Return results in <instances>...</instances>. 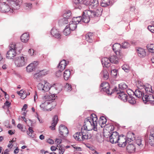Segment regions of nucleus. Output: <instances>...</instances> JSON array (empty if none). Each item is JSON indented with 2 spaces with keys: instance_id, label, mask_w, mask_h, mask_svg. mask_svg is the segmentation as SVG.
I'll return each instance as SVG.
<instances>
[{
  "instance_id": "obj_1",
  "label": "nucleus",
  "mask_w": 154,
  "mask_h": 154,
  "mask_svg": "<svg viewBox=\"0 0 154 154\" xmlns=\"http://www.w3.org/2000/svg\"><path fill=\"white\" fill-rule=\"evenodd\" d=\"M90 130H88L87 127L84 125V127H82L81 129V132H77L75 134L73 135V137L75 139L78 141H81V139L80 138L79 136L82 135V140L89 139H91L92 136V134L88 132Z\"/></svg>"
},
{
  "instance_id": "obj_2",
  "label": "nucleus",
  "mask_w": 154,
  "mask_h": 154,
  "mask_svg": "<svg viewBox=\"0 0 154 154\" xmlns=\"http://www.w3.org/2000/svg\"><path fill=\"white\" fill-rule=\"evenodd\" d=\"M143 88L145 93H144L143 97H142L143 102L146 103L149 102L152 103H154V96L153 95V91L152 86L150 85H145Z\"/></svg>"
},
{
  "instance_id": "obj_3",
  "label": "nucleus",
  "mask_w": 154,
  "mask_h": 154,
  "mask_svg": "<svg viewBox=\"0 0 154 154\" xmlns=\"http://www.w3.org/2000/svg\"><path fill=\"white\" fill-rule=\"evenodd\" d=\"M97 115L94 114H92L91 115L90 117H88L86 118L85 120V125H85L87 127L86 124H89L93 127L88 132L91 131L92 130H93L95 131H97Z\"/></svg>"
},
{
  "instance_id": "obj_4",
  "label": "nucleus",
  "mask_w": 154,
  "mask_h": 154,
  "mask_svg": "<svg viewBox=\"0 0 154 154\" xmlns=\"http://www.w3.org/2000/svg\"><path fill=\"white\" fill-rule=\"evenodd\" d=\"M109 85L107 83H102L100 85V88L103 91L106 92L107 94L111 95L113 93H115V91H117V88L115 87L112 89V91H110L109 89Z\"/></svg>"
},
{
  "instance_id": "obj_5",
  "label": "nucleus",
  "mask_w": 154,
  "mask_h": 154,
  "mask_svg": "<svg viewBox=\"0 0 154 154\" xmlns=\"http://www.w3.org/2000/svg\"><path fill=\"white\" fill-rule=\"evenodd\" d=\"M26 62V58L23 56L17 57L14 59L15 63L18 67H22L24 66Z\"/></svg>"
},
{
  "instance_id": "obj_6",
  "label": "nucleus",
  "mask_w": 154,
  "mask_h": 154,
  "mask_svg": "<svg viewBox=\"0 0 154 154\" xmlns=\"http://www.w3.org/2000/svg\"><path fill=\"white\" fill-rule=\"evenodd\" d=\"M57 85L55 84H53L52 86L49 84V86H48L49 88L48 91L50 93H51V94L54 95V97H53L51 100H54L56 99V96L55 95H56L57 93H59V91L58 90L57 87Z\"/></svg>"
},
{
  "instance_id": "obj_7",
  "label": "nucleus",
  "mask_w": 154,
  "mask_h": 154,
  "mask_svg": "<svg viewBox=\"0 0 154 154\" xmlns=\"http://www.w3.org/2000/svg\"><path fill=\"white\" fill-rule=\"evenodd\" d=\"M7 1H10L11 7L13 8L18 9L22 3V0H6Z\"/></svg>"
},
{
  "instance_id": "obj_8",
  "label": "nucleus",
  "mask_w": 154,
  "mask_h": 154,
  "mask_svg": "<svg viewBox=\"0 0 154 154\" xmlns=\"http://www.w3.org/2000/svg\"><path fill=\"white\" fill-rule=\"evenodd\" d=\"M49 83L45 81L43 83H39L37 86V87L39 90L43 91L44 92H46L48 91L49 88L48 86H49Z\"/></svg>"
},
{
  "instance_id": "obj_9",
  "label": "nucleus",
  "mask_w": 154,
  "mask_h": 154,
  "mask_svg": "<svg viewBox=\"0 0 154 154\" xmlns=\"http://www.w3.org/2000/svg\"><path fill=\"white\" fill-rule=\"evenodd\" d=\"M117 91H115V92L117 94H119L118 97L124 102H126L128 100V96L125 94L123 91L118 90V88L117 89Z\"/></svg>"
},
{
  "instance_id": "obj_10",
  "label": "nucleus",
  "mask_w": 154,
  "mask_h": 154,
  "mask_svg": "<svg viewBox=\"0 0 154 154\" xmlns=\"http://www.w3.org/2000/svg\"><path fill=\"white\" fill-rule=\"evenodd\" d=\"M59 131L61 135L63 137H66L69 133L68 129L63 125H60Z\"/></svg>"
},
{
  "instance_id": "obj_11",
  "label": "nucleus",
  "mask_w": 154,
  "mask_h": 154,
  "mask_svg": "<svg viewBox=\"0 0 154 154\" xmlns=\"http://www.w3.org/2000/svg\"><path fill=\"white\" fill-rule=\"evenodd\" d=\"M5 2H3L4 4V5H2L1 6L0 5V11L2 12H8L9 11H10L11 12H12L13 11V10H17L16 9H14L12 8L11 10V8L10 7L7 5H5Z\"/></svg>"
},
{
  "instance_id": "obj_12",
  "label": "nucleus",
  "mask_w": 154,
  "mask_h": 154,
  "mask_svg": "<svg viewBox=\"0 0 154 154\" xmlns=\"http://www.w3.org/2000/svg\"><path fill=\"white\" fill-rule=\"evenodd\" d=\"M141 89H136L134 92L132 91L131 90L130 91H131L133 93V95H135L136 97L139 98L143 97L144 92L143 91H141Z\"/></svg>"
},
{
  "instance_id": "obj_13",
  "label": "nucleus",
  "mask_w": 154,
  "mask_h": 154,
  "mask_svg": "<svg viewBox=\"0 0 154 154\" xmlns=\"http://www.w3.org/2000/svg\"><path fill=\"white\" fill-rule=\"evenodd\" d=\"M16 50H15L14 49H9L6 54V57L9 59H13L16 55Z\"/></svg>"
},
{
  "instance_id": "obj_14",
  "label": "nucleus",
  "mask_w": 154,
  "mask_h": 154,
  "mask_svg": "<svg viewBox=\"0 0 154 154\" xmlns=\"http://www.w3.org/2000/svg\"><path fill=\"white\" fill-rule=\"evenodd\" d=\"M58 121V116L57 115H55L52 119V125L49 127L50 129L52 130H54L55 129V127Z\"/></svg>"
},
{
  "instance_id": "obj_15",
  "label": "nucleus",
  "mask_w": 154,
  "mask_h": 154,
  "mask_svg": "<svg viewBox=\"0 0 154 154\" xmlns=\"http://www.w3.org/2000/svg\"><path fill=\"white\" fill-rule=\"evenodd\" d=\"M83 3V0H73V5L75 8H76L81 9V5Z\"/></svg>"
},
{
  "instance_id": "obj_16",
  "label": "nucleus",
  "mask_w": 154,
  "mask_h": 154,
  "mask_svg": "<svg viewBox=\"0 0 154 154\" xmlns=\"http://www.w3.org/2000/svg\"><path fill=\"white\" fill-rule=\"evenodd\" d=\"M94 34L93 33L88 32L85 35V39L86 41L90 43H92L94 38Z\"/></svg>"
},
{
  "instance_id": "obj_17",
  "label": "nucleus",
  "mask_w": 154,
  "mask_h": 154,
  "mask_svg": "<svg viewBox=\"0 0 154 154\" xmlns=\"http://www.w3.org/2000/svg\"><path fill=\"white\" fill-rule=\"evenodd\" d=\"M46 72H45L44 74H42L41 73L39 72L34 74L33 75L34 79H35L36 81L39 82L41 80L43 76L47 75V73Z\"/></svg>"
},
{
  "instance_id": "obj_18",
  "label": "nucleus",
  "mask_w": 154,
  "mask_h": 154,
  "mask_svg": "<svg viewBox=\"0 0 154 154\" xmlns=\"http://www.w3.org/2000/svg\"><path fill=\"white\" fill-rule=\"evenodd\" d=\"M51 33L53 36L56 38H59L60 37V32L55 28H53L51 30Z\"/></svg>"
},
{
  "instance_id": "obj_19",
  "label": "nucleus",
  "mask_w": 154,
  "mask_h": 154,
  "mask_svg": "<svg viewBox=\"0 0 154 154\" xmlns=\"http://www.w3.org/2000/svg\"><path fill=\"white\" fill-rule=\"evenodd\" d=\"M101 63L103 66H105L106 67H109L110 66V62L109 58L104 57L102 59Z\"/></svg>"
},
{
  "instance_id": "obj_20",
  "label": "nucleus",
  "mask_w": 154,
  "mask_h": 154,
  "mask_svg": "<svg viewBox=\"0 0 154 154\" xmlns=\"http://www.w3.org/2000/svg\"><path fill=\"white\" fill-rule=\"evenodd\" d=\"M138 56L141 58L144 57L146 55V53L144 50L141 48H138L137 49Z\"/></svg>"
},
{
  "instance_id": "obj_21",
  "label": "nucleus",
  "mask_w": 154,
  "mask_h": 154,
  "mask_svg": "<svg viewBox=\"0 0 154 154\" xmlns=\"http://www.w3.org/2000/svg\"><path fill=\"white\" fill-rule=\"evenodd\" d=\"M35 63H31L26 67V70L28 72H29L35 70L36 65Z\"/></svg>"
},
{
  "instance_id": "obj_22",
  "label": "nucleus",
  "mask_w": 154,
  "mask_h": 154,
  "mask_svg": "<svg viewBox=\"0 0 154 154\" xmlns=\"http://www.w3.org/2000/svg\"><path fill=\"white\" fill-rule=\"evenodd\" d=\"M136 147L134 144H130L128 145L126 147V149L129 152L131 153L135 152Z\"/></svg>"
},
{
  "instance_id": "obj_23",
  "label": "nucleus",
  "mask_w": 154,
  "mask_h": 154,
  "mask_svg": "<svg viewBox=\"0 0 154 154\" xmlns=\"http://www.w3.org/2000/svg\"><path fill=\"white\" fill-rule=\"evenodd\" d=\"M29 35L27 33L23 34L20 37V39L22 42L24 43L26 42L29 39Z\"/></svg>"
},
{
  "instance_id": "obj_24",
  "label": "nucleus",
  "mask_w": 154,
  "mask_h": 154,
  "mask_svg": "<svg viewBox=\"0 0 154 154\" xmlns=\"http://www.w3.org/2000/svg\"><path fill=\"white\" fill-rule=\"evenodd\" d=\"M84 14H86L88 15V16H89L90 18L97 17L96 14L95 13V11L94 10H88L87 11H85V12H84Z\"/></svg>"
},
{
  "instance_id": "obj_25",
  "label": "nucleus",
  "mask_w": 154,
  "mask_h": 154,
  "mask_svg": "<svg viewBox=\"0 0 154 154\" xmlns=\"http://www.w3.org/2000/svg\"><path fill=\"white\" fill-rule=\"evenodd\" d=\"M77 23L75 22L72 20L69 23V24L68 26L72 31L75 30L77 27Z\"/></svg>"
},
{
  "instance_id": "obj_26",
  "label": "nucleus",
  "mask_w": 154,
  "mask_h": 154,
  "mask_svg": "<svg viewBox=\"0 0 154 154\" xmlns=\"http://www.w3.org/2000/svg\"><path fill=\"white\" fill-rule=\"evenodd\" d=\"M88 16V15L86 14H84V12L83 13L82 16V22L88 23L89 22L90 19V17Z\"/></svg>"
},
{
  "instance_id": "obj_27",
  "label": "nucleus",
  "mask_w": 154,
  "mask_h": 154,
  "mask_svg": "<svg viewBox=\"0 0 154 154\" xmlns=\"http://www.w3.org/2000/svg\"><path fill=\"white\" fill-rule=\"evenodd\" d=\"M110 62L112 63L117 64L118 63V59L116 55H113L109 58Z\"/></svg>"
},
{
  "instance_id": "obj_28",
  "label": "nucleus",
  "mask_w": 154,
  "mask_h": 154,
  "mask_svg": "<svg viewBox=\"0 0 154 154\" xmlns=\"http://www.w3.org/2000/svg\"><path fill=\"white\" fill-rule=\"evenodd\" d=\"M70 74V70L69 69H66L63 74V77L64 79L66 80H68L69 78Z\"/></svg>"
},
{
  "instance_id": "obj_29",
  "label": "nucleus",
  "mask_w": 154,
  "mask_h": 154,
  "mask_svg": "<svg viewBox=\"0 0 154 154\" xmlns=\"http://www.w3.org/2000/svg\"><path fill=\"white\" fill-rule=\"evenodd\" d=\"M107 121V119L105 117H104L103 116H102L100 117L99 123L100 124H101V127H102L105 126L104 125L106 124V122Z\"/></svg>"
},
{
  "instance_id": "obj_30",
  "label": "nucleus",
  "mask_w": 154,
  "mask_h": 154,
  "mask_svg": "<svg viewBox=\"0 0 154 154\" xmlns=\"http://www.w3.org/2000/svg\"><path fill=\"white\" fill-rule=\"evenodd\" d=\"M110 0H102L100 5L103 7H107L110 5Z\"/></svg>"
},
{
  "instance_id": "obj_31",
  "label": "nucleus",
  "mask_w": 154,
  "mask_h": 154,
  "mask_svg": "<svg viewBox=\"0 0 154 154\" xmlns=\"http://www.w3.org/2000/svg\"><path fill=\"white\" fill-rule=\"evenodd\" d=\"M129 97H128V102L131 104H134L136 103L135 99L132 96V94H128Z\"/></svg>"
},
{
  "instance_id": "obj_32",
  "label": "nucleus",
  "mask_w": 154,
  "mask_h": 154,
  "mask_svg": "<svg viewBox=\"0 0 154 154\" xmlns=\"http://www.w3.org/2000/svg\"><path fill=\"white\" fill-rule=\"evenodd\" d=\"M69 22L68 19L63 17V18L61 19L59 21V24L60 25L62 26L67 24Z\"/></svg>"
},
{
  "instance_id": "obj_33",
  "label": "nucleus",
  "mask_w": 154,
  "mask_h": 154,
  "mask_svg": "<svg viewBox=\"0 0 154 154\" xmlns=\"http://www.w3.org/2000/svg\"><path fill=\"white\" fill-rule=\"evenodd\" d=\"M72 20L75 22L77 23V24L79 23H82V17L81 16H79L75 17H74L72 18Z\"/></svg>"
},
{
  "instance_id": "obj_34",
  "label": "nucleus",
  "mask_w": 154,
  "mask_h": 154,
  "mask_svg": "<svg viewBox=\"0 0 154 154\" xmlns=\"http://www.w3.org/2000/svg\"><path fill=\"white\" fill-rule=\"evenodd\" d=\"M128 88V86L124 83H121L119 85V90L123 91Z\"/></svg>"
},
{
  "instance_id": "obj_35",
  "label": "nucleus",
  "mask_w": 154,
  "mask_h": 154,
  "mask_svg": "<svg viewBox=\"0 0 154 154\" xmlns=\"http://www.w3.org/2000/svg\"><path fill=\"white\" fill-rule=\"evenodd\" d=\"M99 5L98 0H91V7L95 8Z\"/></svg>"
},
{
  "instance_id": "obj_36",
  "label": "nucleus",
  "mask_w": 154,
  "mask_h": 154,
  "mask_svg": "<svg viewBox=\"0 0 154 154\" xmlns=\"http://www.w3.org/2000/svg\"><path fill=\"white\" fill-rule=\"evenodd\" d=\"M63 17L67 19L71 18L72 16L71 11L69 10L63 14Z\"/></svg>"
},
{
  "instance_id": "obj_37",
  "label": "nucleus",
  "mask_w": 154,
  "mask_h": 154,
  "mask_svg": "<svg viewBox=\"0 0 154 154\" xmlns=\"http://www.w3.org/2000/svg\"><path fill=\"white\" fill-rule=\"evenodd\" d=\"M71 31H72L71 30L70 28L68 26V25H67L66 26L65 29L63 30V33L66 35H67L70 34Z\"/></svg>"
},
{
  "instance_id": "obj_38",
  "label": "nucleus",
  "mask_w": 154,
  "mask_h": 154,
  "mask_svg": "<svg viewBox=\"0 0 154 154\" xmlns=\"http://www.w3.org/2000/svg\"><path fill=\"white\" fill-rule=\"evenodd\" d=\"M28 131H27V134L31 138H34L35 136L34 135H32V133H33L34 131L32 129V128L31 127H29L28 128Z\"/></svg>"
},
{
  "instance_id": "obj_39",
  "label": "nucleus",
  "mask_w": 154,
  "mask_h": 154,
  "mask_svg": "<svg viewBox=\"0 0 154 154\" xmlns=\"http://www.w3.org/2000/svg\"><path fill=\"white\" fill-rule=\"evenodd\" d=\"M130 138H128V139L127 140H126L125 142L121 143H119L118 144L119 146L120 147H125L127 143V142H128V143H129V142H130L132 140H130Z\"/></svg>"
},
{
  "instance_id": "obj_40",
  "label": "nucleus",
  "mask_w": 154,
  "mask_h": 154,
  "mask_svg": "<svg viewBox=\"0 0 154 154\" xmlns=\"http://www.w3.org/2000/svg\"><path fill=\"white\" fill-rule=\"evenodd\" d=\"M117 45L119 46L120 47L122 46V45L119 44H118V43H116L113 45L112 47V49L113 51H115L116 55L118 56L120 54V52L117 50L116 48Z\"/></svg>"
},
{
  "instance_id": "obj_41",
  "label": "nucleus",
  "mask_w": 154,
  "mask_h": 154,
  "mask_svg": "<svg viewBox=\"0 0 154 154\" xmlns=\"http://www.w3.org/2000/svg\"><path fill=\"white\" fill-rule=\"evenodd\" d=\"M110 138V142L112 143H118L119 140L120 139L119 137H111Z\"/></svg>"
},
{
  "instance_id": "obj_42",
  "label": "nucleus",
  "mask_w": 154,
  "mask_h": 154,
  "mask_svg": "<svg viewBox=\"0 0 154 154\" xmlns=\"http://www.w3.org/2000/svg\"><path fill=\"white\" fill-rule=\"evenodd\" d=\"M149 51L151 53H154V44H151L147 46Z\"/></svg>"
},
{
  "instance_id": "obj_43",
  "label": "nucleus",
  "mask_w": 154,
  "mask_h": 154,
  "mask_svg": "<svg viewBox=\"0 0 154 154\" xmlns=\"http://www.w3.org/2000/svg\"><path fill=\"white\" fill-rule=\"evenodd\" d=\"M148 142L150 145L154 146V137L149 135L148 140Z\"/></svg>"
},
{
  "instance_id": "obj_44",
  "label": "nucleus",
  "mask_w": 154,
  "mask_h": 154,
  "mask_svg": "<svg viewBox=\"0 0 154 154\" xmlns=\"http://www.w3.org/2000/svg\"><path fill=\"white\" fill-rule=\"evenodd\" d=\"M111 133L112 134L109 136V138L119 137V133L117 132L116 131L111 132Z\"/></svg>"
},
{
  "instance_id": "obj_45",
  "label": "nucleus",
  "mask_w": 154,
  "mask_h": 154,
  "mask_svg": "<svg viewBox=\"0 0 154 154\" xmlns=\"http://www.w3.org/2000/svg\"><path fill=\"white\" fill-rule=\"evenodd\" d=\"M102 73L103 75V78L105 79H107L109 78V74L108 73L106 70H103Z\"/></svg>"
},
{
  "instance_id": "obj_46",
  "label": "nucleus",
  "mask_w": 154,
  "mask_h": 154,
  "mask_svg": "<svg viewBox=\"0 0 154 154\" xmlns=\"http://www.w3.org/2000/svg\"><path fill=\"white\" fill-rule=\"evenodd\" d=\"M122 45V48L124 49L128 48L130 46V44L127 42H123Z\"/></svg>"
},
{
  "instance_id": "obj_47",
  "label": "nucleus",
  "mask_w": 154,
  "mask_h": 154,
  "mask_svg": "<svg viewBox=\"0 0 154 154\" xmlns=\"http://www.w3.org/2000/svg\"><path fill=\"white\" fill-rule=\"evenodd\" d=\"M122 69L126 72H128L130 69V68L129 66L126 64L123 65L122 66Z\"/></svg>"
},
{
  "instance_id": "obj_48",
  "label": "nucleus",
  "mask_w": 154,
  "mask_h": 154,
  "mask_svg": "<svg viewBox=\"0 0 154 154\" xmlns=\"http://www.w3.org/2000/svg\"><path fill=\"white\" fill-rule=\"evenodd\" d=\"M65 89L67 91H70L72 90L71 85L67 83L65 85Z\"/></svg>"
},
{
  "instance_id": "obj_49",
  "label": "nucleus",
  "mask_w": 154,
  "mask_h": 154,
  "mask_svg": "<svg viewBox=\"0 0 154 154\" xmlns=\"http://www.w3.org/2000/svg\"><path fill=\"white\" fill-rule=\"evenodd\" d=\"M94 10L95 11V13L96 14V16L97 17L100 16V15H101L102 11L100 9V10L98 9H96Z\"/></svg>"
},
{
  "instance_id": "obj_50",
  "label": "nucleus",
  "mask_w": 154,
  "mask_h": 154,
  "mask_svg": "<svg viewBox=\"0 0 154 154\" xmlns=\"http://www.w3.org/2000/svg\"><path fill=\"white\" fill-rule=\"evenodd\" d=\"M32 4L30 3H25V8L27 9H30L32 8Z\"/></svg>"
},
{
  "instance_id": "obj_51",
  "label": "nucleus",
  "mask_w": 154,
  "mask_h": 154,
  "mask_svg": "<svg viewBox=\"0 0 154 154\" xmlns=\"http://www.w3.org/2000/svg\"><path fill=\"white\" fill-rule=\"evenodd\" d=\"M48 104V102L47 101H45V102L42 103L40 106V107L43 110H45V104Z\"/></svg>"
},
{
  "instance_id": "obj_52",
  "label": "nucleus",
  "mask_w": 154,
  "mask_h": 154,
  "mask_svg": "<svg viewBox=\"0 0 154 154\" xmlns=\"http://www.w3.org/2000/svg\"><path fill=\"white\" fill-rule=\"evenodd\" d=\"M17 44L16 45H14L13 44H10V49H14L15 50H17Z\"/></svg>"
},
{
  "instance_id": "obj_53",
  "label": "nucleus",
  "mask_w": 154,
  "mask_h": 154,
  "mask_svg": "<svg viewBox=\"0 0 154 154\" xmlns=\"http://www.w3.org/2000/svg\"><path fill=\"white\" fill-rule=\"evenodd\" d=\"M139 85L137 87V88L139 89H143V88L145 87V85H144L141 82L139 81Z\"/></svg>"
},
{
  "instance_id": "obj_54",
  "label": "nucleus",
  "mask_w": 154,
  "mask_h": 154,
  "mask_svg": "<svg viewBox=\"0 0 154 154\" xmlns=\"http://www.w3.org/2000/svg\"><path fill=\"white\" fill-rule=\"evenodd\" d=\"M66 65L62 64H60V63L59 64L58 66H57V68L58 69H60L62 70H63L66 67Z\"/></svg>"
},
{
  "instance_id": "obj_55",
  "label": "nucleus",
  "mask_w": 154,
  "mask_h": 154,
  "mask_svg": "<svg viewBox=\"0 0 154 154\" xmlns=\"http://www.w3.org/2000/svg\"><path fill=\"white\" fill-rule=\"evenodd\" d=\"M86 6H89L91 7V0H85L83 1V3Z\"/></svg>"
},
{
  "instance_id": "obj_56",
  "label": "nucleus",
  "mask_w": 154,
  "mask_h": 154,
  "mask_svg": "<svg viewBox=\"0 0 154 154\" xmlns=\"http://www.w3.org/2000/svg\"><path fill=\"white\" fill-rule=\"evenodd\" d=\"M4 105L5 106H7L8 108V111H9V109L11 105V103L9 102L8 100H6L5 102L4 103Z\"/></svg>"
},
{
  "instance_id": "obj_57",
  "label": "nucleus",
  "mask_w": 154,
  "mask_h": 154,
  "mask_svg": "<svg viewBox=\"0 0 154 154\" xmlns=\"http://www.w3.org/2000/svg\"><path fill=\"white\" fill-rule=\"evenodd\" d=\"M148 29L151 32L154 33V26L149 25L147 27Z\"/></svg>"
},
{
  "instance_id": "obj_58",
  "label": "nucleus",
  "mask_w": 154,
  "mask_h": 154,
  "mask_svg": "<svg viewBox=\"0 0 154 154\" xmlns=\"http://www.w3.org/2000/svg\"><path fill=\"white\" fill-rule=\"evenodd\" d=\"M63 70H61L59 69V70L56 71L55 73V75L57 77H60L62 74V72Z\"/></svg>"
},
{
  "instance_id": "obj_59",
  "label": "nucleus",
  "mask_w": 154,
  "mask_h": 154,
  "mask_svg": "<svg viewBox=\"0 0 154 154\" xmlns=\"http://www.w3.org/2000/svg\"><path fill=\"white\" fill-rule=\"evenodd\" d=\"M117 70L116 69H113L111 71V73L112 75L114 76H116L117 75Z\"/></svg>"
},
{
  "instance_id": "obj_60",
  "label": "nucleus",
  "mask_w": 154,
  "mask_h": 154,
  "mask_svg": "<svg viewBox=\"0 0 154 154\" xmlns=\"http://www.w3.org/2000/svg\"><path fill=\"white\" fill-rule=\"evenodd\" d=\"M61 147V145H60V146L59 147V149L60 151L59 152V153L60 154H63L65 151V149L62 148Z\"/></svg>"
},
{
  "instance_id": "obj_61",
  "label": "nucleus",
  "mask_w": 154,
  "mask_h": 154,
  "mask_svg": "<svg viewBox=\"0 0 154 154\" xmlns=\"http://www.w3.org/2000/svg\"><path fill=\"white\" fill-rule=\"evenodd\" d=\"M135 142L137 145L140 146L142 144V140L139 139L136 140Z\"/></svg>"
},
{
  "instance_id": "obj_62",
  "label": "nucleus",
  "mask_w": 154,
  "mask_h": 154,
  "mask_svg": "<svg viewBox=\"0 0 154 154\" xmlns=\"http://www.w3.org/2000/svg\"><path fill=\"white\" fill-rule=\"evenodd\" d=\"M55 142L57 144H59L62 143V140L61 139L56 138L55 139Z\"/></svg>"
},
{
  "instance_id": "obj_63",
  "label": "nucleus",
  "mask_w": 154,
  "mask_h": 154,
  "mask_svg": "<svg viewBox=\"0 0 154 154\" xmlns=\"http://www.w3.org/2000/svg\"><path fill=\"white\" fill-rule=\"evenodd\" d=\"M47 142L49 144H53L54 143V141L52 139H49L48 140Z\"/></svg>"
},
{
  "instance_id": "obj_64",
  "label": "nucleus",
  "mask_w": 154,
  "mask_h": 154,
  "mask_svg": "<svg viewBox=\"0 0 154 154\" xmlns=\"http://www.w3.org/2000/svg\"><path fill=\"white\" fill-rule=\"evenodd\" d=\"M17 94L20 96H22V95L25 94V93L24 91H23V90H21L20 91L18 92H17Z\"/></svg>"
}]
</instances>
